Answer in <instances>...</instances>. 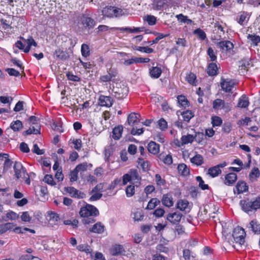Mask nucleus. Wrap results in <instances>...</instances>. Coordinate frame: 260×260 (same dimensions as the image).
Masks as SVG:
<instances>
[{"instance_id": "6", "label": "nucleus", "mask_w": 260, "mask_h": 260, "mask_svg": "<svg viewBox=\"0 0 260 260\" xmlns=\"http://www.w3.org/2000/svg\"><path fill=\"white\" fill-rule=\"evenodd\" d=\"M102 13L105 17H117L122 15V10L115 7L107 6L103 9Z\"/></svg>"}, {"instance_id": "12", "label": "nucleus", "mask_w": 260, "mask_h": 260, "mask_svg": "<svg viewBox=\"0 0 260 260\" xmlns=\"http://www.w3.org/2000/svg\"><path fill=\"white\" fill-rule=\"evenodd\" d=\"M222 89L226 92H230L232 91L235 85V83L232 80L222 79L221 82Z\"/></svg>"}, {"instance_id": "10", "label": "nucleus", "mask_w": 260, "mask_h": 260, "mask_svg": "<svg viewBox=\"0 0 260 260\" xmlns=\"http://www.w3.org/2000/svg\"><path fill=\"white\" fill-rule=\"evenodd\" d=\"M64 190L68 193L70 194V196L72 198H77V199H83L85 197V194L76 189L73 187H64Z\"/></svg>"}, {"instance_id": "29", "label": "nucleus", "mask_w": 260, "mask_h": 260, "mask_svg": "<svg viewBox=\"0 0 260 260\" xmlns=\"http://www.w3.org/2000/svg\"><path fill=\"white\" fill-rule=\"evenodd\" d=\"M178 171L180 174L184 176H186L189 174V169L184 164H181L178 165Z\"/></svg>"}, {"instance_id": "50", "label": "nucleus", "mask_w": 260, "mask_h": 260, "mask_svg": "<svg viewBox=\"0 0 260 260\" xmlns=\"http://www.w3.org/2000/svg\"><path fill=\"white\" fill-rule=\"evenodd\" d=\"M187 81L190 84L196 85L197 82L196 76L193 73H190L186 77Z\"/></svg>"}, {"instance_id": "64", "label": "nucleus", "mask_w": 260, "mask_h": 260, "mask_svg": "<svg viewBox=\"0 0 260 260\" xmlns=\"http://www.w3.org/2000/svg\"><path fill=\"white\" fill-rule=\"evenodd\" d=\"M138 164L144 171L148 170V161H145L142 158H139Z\"/></svg>"}, {"instance_id": "8", "label": "nucleus", "mask_w": 260, "mask_h": 260, "mask_svg": "<svg viewBox=\"0 0 260 260\" xmlns=\"http://www.w3.org/2000/svg\"><path fill=\"white\" fill-rule=\"evenodd\" d=\"M113 95L117 99L120 100L126 97L128 94V88L124 85H122V87L116 86L113 87L112 89Z\"/></svg>"}, {"instance_id": "39", "label": "nucleus", "mask_w": 260, "mask_h": 260, "mask_svg": "<svg viewBox=\"0 0 260 260\" xmlns=\"http://www.w3.org/2000/svg\"><path fill=\"white\" fill-rule=\"evenodd\" d=\"M92 167V164H88L86 162H84L83 163L79 164L76 166L75 169L77 170V171L83 172L87 170L88 168H91Z\"/></svg>"}, {"instance_id": "4", "label": "nucleus", "mask_w": 260, "mask_h": 260, "mask_svg": "<svg viewBox=\"0 0 260 260\" xmlns=\"http://www.w3.org/2000/svg\"><path fill=\"white\" fill-rule=\"evenodd\" d=\"M240 205L242 210L246 213L256 210L260 208V198H256L253 201H251L248 199L241 200Z\"/></svg>"}, {"instance_id": "52", "label": "nucleus", "mask_w": 260, "mask_h": 260, "mask_svg": "<svg viewBox=\"0 0 260 260\" xmlns=\"http://www.w3.org/2000/svg\"><path fill=\"white\" fill-rule=\"evenodd\" d=\"M128 173L129 174L132 180H140L141 179V177L139 176L138 171L136 170L132 169Z\"/></svg>"}, {"instance_id": "11", "label": "nucleus", "mask_w": 260, "mask_h": 260, "mask_svg": "<svg viewBox=\"0 0 260 260\" xmlns=\"http://www.w3.org/2000/svg\"><path fill=\"white\" fill-rule=\"evenodd\" d=\"M182 215L179 212L170 213L167 215V219L174 224H177L180 221Z\"/></svg>"}, {"instance_id": "47", "label": "nucleus", "mask_w": 260, "mask_h": 260, "mask_svg": "<svg viewBox=\"0 0 260 260\" xmlns=\"http://www.w3.org/2000/svg\"><path fill=\"white\" fill-rule=\"evenodd\" d=\"M81 53L84 57H87L90 55V49L88 45L83 44L81 46Z\"/></svg>"}, {"instance_id": "38", "label": "nucleus", "mask_w": 260, "mask_h": 260, "mask_svg": "<svg viewBox=\"0 0 260 260\" xmlns=\"http://www.w3.org/2000/svg\"><path fill=\"white\" fill-rule=\"evenodd\" d=\"M159 159L168 165H170L173 162L172 157L170 154H160Z\"/></svg>"}, {"instance_id": "40", "label": "nucleus", "mask_w": 260, "mask_h": 260, "mask_svg": "<svg viewBox=\"0 0 260 260\" xmlns=\"http://www.w3.org/2000/svg\"><path fill=\"white\" fill-rule=\"evenodd\" d=\"M40 129H41L40 125H37L36 126H32V127H29V128L28 129L25 131L23 133V135L25 136V135H30L32 134H40Z\"/></svg>"}, {"instance_id": "42", "label": "nucleus", "mask_w": 260, "mask_h": 260, "mask_svg": "<svg viewBox=\"0 0 260 260\" xmlns=\"http://www.w3.org/2000/svg\"><path fill=\"white\" fill-rule=\"evenodd\" d=\"M178 103L183 107L186 108L188 106V101L184 95H178L177 97Z\"/></svg>"}, {"instance_id": "24", "label": "nucleus", "mask_w": 260, "mask_h": 260, "mask_svg": "<svg viewBox=\"0 0 260 260\" xmlns=\"http://www.w3.org/2000/svg\"><path fill=\"white\" fill-rule=\"evenodd\" d=\"M221 173V170L218 166H214L208 169L207 174L212 178L218 176Z\"/></svg>"}, {"instance_id": "44", "label": "nucleus", "mask_w": 260, "mask_h": 260, "mask_svg": "<svg viewBox=\"0 0 260 260\" xmlns=\"http://www.w3.org/2000/svg\"><path fill=\"white\" fill-rule=\"evenodd\" d=\"M160 203V201L156 198H152L148 202L147 209L152 210L158 204Z\"/></svg>"}, {"instance_id": "34", "label": "nucleus", "mask_w": 260, "mask_h": 260, "mask_svg": "<svg viewBox=\"0 0 260 260\" xmlns=\"http://www.w3.org/2000/svg\"><path fill=\"white\" fill-rule=\"evenodd\" d=\"M249 15L247 12H242L237 17V22L241 25H242L245 21H247L249 19Z\"/></svg>"}, {"instance_id": "5", "label": "nucleus", "mask_w": 260, "mask_h": 260, "mask_svg": "<svg viewBox=\"0 0 260 260\" xmlns=\"http://www.w3.org/2000/svg\"><path fill=\"white\" fill-rule=\"evenodd\" d=\"M246 233L244 230L240 226L236 227L232 235L233 238L236 243L242 245L245 242Z\"/></svg>"}, {"instance_id": "15", "label": "nucleus", "mask_w": 260, "mask_h": 260, "mask_svg": "<svg viewBox=\"0 0 260 260\" xmlns=\"http://www.w3.org/2000/svg\"><path fill=\"white\" fill-rule=\"evenodd\" d=\"M217 45L223 51H229L234 48L233 44L229 41H221L217 43Z\"/></svg>"}, {"instance_id": "19", "label": "nucleus", "mask_w": 260, "mask_h": 260, "mask_svg": "<svg viewBox=\"0 0 260 260\" xmlns=\"http://www.w3.org/2000/svg\"><path fill=\"white\" fill-rule=\"evenodd\" d=\"M99 185L95 186L91 191L92 194L89 199V201H95L99 200L102 196V194L99 192Z\"/></svg>"}, {"instance_id": "45", "label": "nucleus", "mask_w": 260, "mask_h": 260, "mask_svg": "<svg viewBox=\"0 0 260 260\" xmlns=\"http://www.w3.org/2000/svg\"><path fill=\"white\" fill-rule=\"evenodd\" d=\"M181 115L182 116L183 120L186 122H188L194 116L193 113L189 110H186L183 112Z\"/></svg>"}, {"instance_id": "3", "label": "nucleus", "mask_w": 260, "mask_h": 260, "mask_svg": "<svg viewBox=\"0 0 260 260\" xmlns=\"http://www.w3.org/2000/svg\"><path fill=\"white\" fill-rule=\"evenodd\" d=\"M15 176L17 179L21 178L28 185L30 183V180L26 170L21 162L16 161L14 165Z\"/></svg>"}, {"instance_id": "30", "label": "nucleus", "mask_w": 260, "mask_h": 260, "mask_svg": "<svg viewBox=\"0 0 260 260\" xmlns=\"http://www.w3.org/2000/svg\"><path fill=\"white\" fill-rule=\"evenodd\" d=\"M260 176V172L257 168H253L249 174V178L251 182L255 181Z\"/></svg>"}, {"instance_id": "26", "label": "nucleus", "mask_w": 260, "mask_h": 260, "mask_svg": "<svg viewBox=\"0 0 260 260\" xmlns=\"http://www.w3.org/2000/svg\"><path fill=\"white\" fill-rule=\"evenodd\" d=\"M218 68L215 63H210L207 68V72L209 76H215L217 74Z\"/></svg>"}, {"instance_id": "61", "label": "nucleus", "mask_w": 260, "mask_h": 260, "mask_svg": "<svg viewBox=\"0 0 260 260\" xmlns=\"http://www.w3.org/2000/svg\"><path fill=\"white\" fill-rule=\"evenodd\" d=\"M176 44L178 46L185 47L187 46V41L184 38H177Z\"/></svg>"}, {"instance_id": "51", "label": "nucleus", "mask_w": 260, "mask_h": 260, "mask_svg": "<svg viewBox=\"0 0 260 260\" xmlns=\"http://www.w3.org/2000/svg\"><path fill=\"white\" fill-rule=\"evenodd\" d=\"M125 192L127 197H132L135 192V186L133 185L127 186L125 189Z\"/></svg>"}, {"instance_id": "13", "label": "nucleus", "mask_w": 260, "mask_h": 260, "mask_svg": "<svg viewBox=\"0 0 260 260\" xmlns=\"http://www.w3.org/2000/svg\"><path fill=\"white\" fill-rule=\"evenodd\" d=\"M236 189H234V193L237 194L243 193L248 190V186L246 183L243 181H239L236 185Z\"/></svg>"}, {"instance_id": "1", "label": "nucleus", "mask_w": 260, "mask_h": 260, "mask_svg": "<svg viewBox=\"0 0 260 260\" xmlns=\"http://www.w3.org/2000/svg\"><path fill=\"white\" fill-rule=\"evenodd\" d=\"M79 214L81 217H84L82 220L83 223L85 224H89L95 221L93 216H98L99 214V212L94 206L86 204L85 206L80 209Z\"/></svg>"}, {"instance_id": "35", "label": "nucleus", "mask_w": 260, "mask_h": 260, "mask_svg": "<svg viewBox=\"0 0 260 260\" xmlns=\"http://www.w3.org/2000/svg\"><path fill=\"white\" fill-rule=\"evenodd\" d=\"M10 127L13 131L18 132L22 128L23 124L21 121L17 120L11 123Z\"/></svg>"}, {"instance_id": "25", "label": "nucleus", "mask_w": 260, "mask_h": 260, "mask_svg": "<svg viewBox=\"0 0 260 260\" xmlns=\"http://www.w3.org/2000/svg\"><path fill=\"white\" fill-rule=\"evenodd\" d=\"M162 73L161 68L157 67H152L149 70V74L150 76L153 78H159Z\"/></svg>"}, {"instance_id": "7", "label": "nucleus", "mask_w": 260, "mask_h": 260, "mask_svg": "<svg viewBox=\"0 0 260 260\" xmlns=\"http://www.w3.org/2000/svg\"><path fill=\"white\" fill-rule=\"evenodd\" d=\"M213 108L216 110H223L228 112L231 110L232 107L230 103H225L224 101L217 99L213 102Z\"/></svg>"}, {"instance_id": "18", "label": "nucleus", "mask_w": 260, "mask_h": 260, "mask_svg": "<svg viewBox=\"0 0 260 260\" xmlns=\"http://www.w3.org/2000/svg\"><path fill=\"white\" fill-rule=\"evenodd\" d=\"M161 202L163 205L167 207H172L174 204V202L172 195L169 193L163 195Z\"/></svg>"}, {"instance_id": "55", "label": "nucleus", "mask_w": 260, "mask_h": 260, "mask_svg": "<svg viewBox=\"0 0 260 260\" xmlns=\"http://www.w3.org/2000/svg\"><path fill=\"white\" fill-rule=\"evenodd\" d=\"M222 122L221 118L218 116H214L212 117V123L213 126H220Z\"/></svg>"}, {"instance_id": "46", "label": "nucleus", "mask_w": 260, "mask_h": 260, "mask_svg": "<svg viewBox=\"0 0 260 260\" xmlns=\"http://www.w3.org/2000/svg\"><path fill=\"white\" fill-rule=\"evenodd\" d=\"M247 39L251 41V43L256 46L260 42V37L255 35H248Z\"/></svg>"}, {"instance_id": "23", "label": "nucleus", "mask_w": 260, "mask_h": 260, "mask_svg": "<svg viewBox=\"0 0 260 260\" xmlns=\"http://www.w3.org/2000/svg\"><path fill=\"white\" fill-rule=\"evenodd\" d=\"M123 127L122 125H118L115 127L112 132V138L115 140H119L122 135Z\"/></svg>"}, {"instance_id": "27", "label": "nucleus", "mask_w": 260, "mask_h": 260, "mask_svg": "<svg viewBox=\"0 0 260 260\" xmlns=\"http://www.w3.org/2000/svg\"><path fill=\"white\" fill-rule=\"evenodd\" d=\"M190 162L196 166H201L204 163V158L202 155L197 154L190 158Z\"/></svg>"}, {"instance_id": "16", "label": "nucleus", "mask_w": 260, "mask_h": 260, "mask_svg": "<svg viewBox=\"0 0 260 260\" xmlns=\"http://www.w3.org/2000/svg\"><path fill=\"white\" fill-rule=\"evenodd\" d=\"M140 115L138 113H132L128 116L127 122L129 125H134L140 122Z\"/></svg>"}, {"instance_id": "9", "label": "nucleus", "mask_w": 260, "mask_h": 260, "mask_svg": "<svg viewBox=\"0 0 260 260\" xmlns=\"http://www.w3.org/2000/svg\"><path fill=\"white\" fill-rule=\"evenodd\" d=\"M9 230L13 231L15 233H23L21 228L16 227L13 223H6L0 224V234H4Z\"/></svg>"}, {"instance_id": "41", "label": "nucleus", "mask_w": 260, "mask_h": 260, "mask_svg": "<svg viewBox=\"0 0 260 260\" xmlns=\"http://www.w3.org/2000/svg\"><path fill=\"white\" fill-rule=\"evenodd\" d=\"M189 203L186 200H179L177 203V208L181 211H185L188 208Z\"/></svg>"}, {"instance_id": "58", "label": "nucleus", "mask_w": 260, "mask_h": 260, "mask_svg": "<svg viewBox=\"0 0 260 260\" xmlns=\"http://www.w3.org/2000/svg\"><path fill=\"white\" fill-rule=\"evenodd\" d=\"M207 54L210 58L212 61H215L217 59L216 55L214 52L213 49L211 47H209L207 50Z\"/></svg>"}, {"instance_id": "49", "label": "nucleus", "mask_w": 260, "mask_h": 260, "mask_svg": "<svg viewBox=\"0 0 260 260\" xmlns=\"http://www.w3.org/2000/svg\"><path fill=\"white\" fill-rule=\"evenodd\" d=\"M193 33L197 36L199 39L201 40H204L206 39V35L205 32L200 28H198L194 30Z\"/></svg>"}, {"instance_id": "37", "label": "nucleus", "mask_w": 260, "mask_h": 260, "mask_svg": "<svg viewBox=\"0 0 260 260\" xmlns=\"http://www.w3.org/2000/svg\"><path fill=\"white\" fill-rule=\"evenodd\" d=\"M5 157L3 171H8L12 165V161L9 158V155L7 153H3Z\"/></svg>"}, {"instance_id": "17", "label": "nucleus", "mask_w": 260, "mask_h": 260, "mask_svg": "<svg viewBox=\"0 0 260 260\" xmlns=\"http://www.w3.org/2000/svg\"><path fill=\"white\" fill-rule=\"evenodd\" d=\"M99 101L102 106L110 107L113 105V100L109 96L101 95Z\"/></svg>"}, {"instance_id": "21", "label": "nucleus", "mask_w": 260, "mask_h": 260, "mask_svg": "<svg viewBox=\"0 0 260 260\" xmlns=\"http://www.w3.org/2000/svg\"><path fill=\"white\" fill-rule=\"evenodd\" d=\"M249 228L251 229L255 234H260V223L256 220H253L250 222Z\"/></svg>"}, {"instance_id": "31", "label": "nucleus", "mask_w": 260, "mask_h": 260, "mask_svg": "<svg viewBox=\"0 0 260 260\" xmlns=\"http://www.w3.org/2000/svg\"><path fill=\"white\" fill-rule=\"evenodd\" d=\"M110 252L113 255H117L122 253L124 252V250L122 246L115 245L111 248Z\"/></svg>"}, {"instance_id": "32", "label": "nucleus", "mask_w": 260, "mask_h": 260, "mask_svg": "<svg viewBox=\"0 0 260 260\" xmlns=\"http://www.w3.org/2000/svg\"><path fill=\"white\" fill-rule=\"evenodd\" d=\"M249 100L246 95H243L239 99L238 103V107L241 108H245L249 105Z\"/></svg>"}, {"instance_id": "63", "label": "nucleus", "mask_w": 260, "mask_h": 260, "mask_svg": "<svg viewBox=\"0 0 260 260\" xmlns=\"http://www.w3.org/2000/svg\"><path fill=\"white\" fill-rule=\"evenodd\" d=\"M78 173V172L76 169L71 172L70 174V180L71 182H75L77 180Z\"/></svg>"}, {"instance_id": "36", "label": "nucleus", "mask_w": 260, "mask_h": 260, "mask_svg": "<svg viewBox=\"0 0 260 260\" xmlns=\"http://www.w3.org/2000/svg\"><path fill=\"white\" fill-rule=\"evenodd\" d=\"M155 181L156 186L158 187L161 188L166 185V181L165 179L161 177V176L158 174H156L155 175Z\"/></svg>"}, {"instance_id": "62", "label": "nucleus", "mask_w": 260, "mask_h": 260, "mask_svg": "<svg viewBox=\"0 0 260 260\" xmlns=\"http://www.w3.org/2000/svg\"><path fill=\"white\" fill-rule=\"evenodd\" d=\"M150 25H153L156 23V19L153 15H148L145 19Z\"/></svg>"}, {"instance_id": "60", "label": "nucleus", "mask_w": 260, "mask_h": 260, "mask_svg": "<svg viewBox=\"0 0 260 260\" xmlns=\"http://www.w3.org/2000/svg\"><path fill=\"white\" fill-rule=\"evenodd\" d=\"M136 50L146 53H151L154 52V50L152 48L148 47H138Z\"/></svg>"}, {"instance_id": "28", "label": "nucleus", "mask_w": 260, "mask_h": 260, "mask_svg": "<svg viewBox=\"0 0 260 260\" xmlns=\"http://www.w3.org/2000/svg\"><path fill=\"white\" fill-rule=\"evenodd\" d=\"M54 56L61 60H66L69 57L68 53L60 49H58L55 51Z\"/></svg>"}, {"instance_id": "59", "label": "nucleus", "mask_w": 260, "mask_h": 260, "mask_svg": "<svg viewBox=\"0 0 260 260\" xmlns=\"http://www.w3.org/2000/svg\"><path fill=\"white\" fill-rule=\"evenodd\" d=\"M196 180L199 182V186L203 190L208 189V185L204 183V181L200 176L196 177Z\"/></svg>"}, {"instance_id": "57", "label": "nucleus", "mask_w": 260, "mask_h": 260, "mask_svg": "<svg viewBox=\"0 0 260 260\" xmlns=\"http://www.w3.org/2000/svg\"><path fill=\"white\" fill-rule=\"evenodd\" d=\"M77 248L80 251H83L87 253L90 252L89 246L87 244H80L79 245Z\"/></svg>"}, {"instance_id": "43", "label": "nucleus", "mask_w": 260, "mask_h": 260, "mask_svg": "<svg viewBox=\"0 0 260 260\" xmlns=\"http://www.w3.org/2000/svg\"><path fill=\"white\" fill-rule=\"evenodd\" d=\"M25 41L27 44V46H26L24 50V52L25 53H28L29 51L31 46H37V43L32 37H30L28 39L26 40Z\"/></svg>"}, {"instance_id": "2", "label": "nucleus", "mask_w": 260, "mask_h": 260, "mask_svg": "<svg viewBox=\"0 0 260 260\" xmlns=\"http://www.w3.org/2000/svg\"><path fill=\"white\" fill-rule=\"evenodd\" d=\"M95 24V20L86 15H82L78 18L77 25L80 31H88L93 28Z\"/></svg>"}, {"instance_id": "14", "label": "nucleus", "mask_w": 260, "mask_h": 260, "mask_svg": "<svg viewBox=\"0 0 260 260\" xmlns=\"http://www.w3.org/2000/svg\"><path fill=\"white\" fill-rule=\"evenodd\" d=\"M237 180V175L234 173H230L224 177V184L230 186L233 184Z\"/></svg>"}, {"instance_id": "22", "label": "nucleus", "mask_w": 260, "mask_h": 260, "mask_svg": "<svg viewBox=\"0 0 260 260\" xmlns=\"http://www.w3.org/2000/svg\"><path fill=\"white\" fill-rule=\"evenodd\" d=\"M148 151L153 154H157L159 151V146L153 141H151L148 145Z\"/></svg>"}, {"instance_id": "53", "label": "nucleus", "mask_w": 260, "mask_h": 260, "mask_svg": "<svg viewBox=\"0 0 260 260\" xmlns=\"http://www.w3.org/2000/svg\"><path fill=\"white\" fill-rule=\"evenodd\" d=\"M43 181L52 186L56 185V183L54 181L53 176L51 175H46L43 179Z\"/></svg>"}, {"instance_id": "48", "label": "nucleus", "mask_w": 260, "mask_h": 260, "mask_svg": "<svg viewBox=\"0 0 260 260\" xmlns=\"http://www.w3.org/2000/svg\"><path fill=\"white\" fill-rule=\"evenodd\" d=\"M48 216L49 217V221L52 222L54 224H55L59 220L58 214L53 212H49Z\"/></svg>"}, {"instance_id": "56", "label": "nucleus", "mask_w": 260, "mask_h": 260, "mask_svg": "<svg viewBox=\"0 0 260 260\" xmlns=\"http://www.w3.org/2000/svg\"><path fill=\"white\" fill-rule=\"evenodd\" d=\"M157 123H158L159 127L161 130L165 131L167 128V127H168L167 122L164 118H161L160 119H159Z\"/></svg>"}, {"instance_id": "54", "label": "nucleus", "mask_w": 260, "mask_h": 260, "mask_svg": "<svg viewBox=\"0 0 260 260\" xmlns=\"http://www.w3.org/2000/svg\"><path fill=\"white\" fill-rule=\"evenodd\" d=\"M178 20L181 22L186 23L187 24H190L192 23V20L188 19L187 17L184 16L183 14H180L176 16Z\"/></svg>"}, {"instance_id": "33", "label": "nucleus", "mask_w": 260, "mask_h": 260, "mask_svg": "<svg viewBox=\"0 0 260 260\" xmlns=\"http://www.w3.org/2000/svg\"><path fill=\"white\" fill-rule=\"evenodd\" d=\"M194 139L195 137L192 135L188 134L187 135H183L181 138L182 145H183L188 143H191Z\"/></svg>"}, {"instance_id": "20", "label": "nucleus", "mask_w": 260, "mask_h": 260, "mask_svg": "<svg viewBox=\"0 0 260 260\" xmlns=\"http://www.w3.org/2000/svg\"><path fill=\"white\" fill-rule=\"evenodd\" d=\"M104 230L105 226L100 222L96 223L89 229L90 232L97 234H102Z\"/></svg>"}]
</instances>
